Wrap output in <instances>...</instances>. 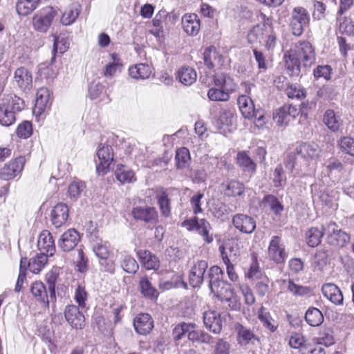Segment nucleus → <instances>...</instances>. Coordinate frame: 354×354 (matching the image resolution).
Returning a JSON list of instances; mask_svg holds the SVG:
<instances>
[{
  "label": "nucleus",
  "instance_id": "ddd939ff",
  "mask_svg": "<svg viewBox=\"0 0 354 354\" xmlns=\"http://www.w3.org/2000/svg\"><path fill=\"white\" fill-rule=\"evenodd\" d=\"M64 316L68 323L75 329H82L85 326L84 315L80 311L79 307L71 305L66 307Z\"/></svg>",
  "mask_w": 354,
  "mask_h": 354
},
{
  "label": "nucleus",
  "instance_id": "603ef678",
  "mask_svg": "<svg viewBox=\"0 0 354 354\" xmlns=\"http://www.w3.org/2000/svg\"><path fill=\"white\" fill-rule=\"evenodd\" d=\"M219 299L222 301L227 302L228 306L232 310H238L240 308V303L232 288H228L225 293Z\"/></svg>",
  "mask_w": 354,
  "mask_h": 354
},
{
  "label": "nucleus",
  "instance_id": "6ab92c4d",
  "mask_svg": "<svg viewBox=\"0 0 354 354\" xmlns=\"http://www.w3.org/2000/svg\"><path fill=\"white\" fill-rule=\"evenodd\" d=\"M80 239L79 233L74 229H70L61 236L58 246L64 252H69L77 245Z\"/></svg>",
  "mask_w": 354,
  "mask_h": 354
},
{
  "label": "nucleus",
  "instance_id": "473e14b6",
  "mask_svg": "<svg viewBox=\"0 0 354 354\" xmlns=\"http://www.w3.org/2000/svg\"><path fill=\"white\" fill-rule=\"evenodd\" d=\"M270 24L269 19H267L263 24L257 25L248 34V41L250 44L261 41L264 35L268 32V29Z\"/></svg>",
  "mask_w": 354,
  "mask_h": 354
},
{
  "label": "nucleus",
  "instance_id": "2eb2a0df",
  "mask_svg": "<svg viewBox=\"0 0 354 354\" xmlns=\"http://www.w3.org/2000/svg\"><path fill=\"white\" fill-rule=\"evenodd\" d=\"M299 113L296 106L284 104L274 114L273 119L278 125H286L291 119L295 118Z\"/></svg>",
  "mask_w": 354,
  "mask_h": 354
},
{
  "label": "nucleus",
  "instance_id": "13d9d810",
  "mask_svg": "<svg viewBox=\"0 0 354 354\" xmlns=\"http://www.w3.org/2000/svg\"><path fill=\"white\" fill-rule=\"evenodd\" d=\"M340 149L352 156H354V139L349 136L342 137L337 142Z\"/></svg>",
  "mask_w": 354,
  "mask_h": 354
},
{
  "label": "nucleus",
  "instance_id": "e2e57ef3",
  "mask_svg": "<svg viewBox=\"0 0 354 354\" xmlns=\"http://www.w3.org/2000/svg\"><path fill=\"white\" fill-rule=\"evenodd\" d=\"M158 203L162 214L165 217L169 216L171 213L170 201L165 192L158 196Z\"/></svg>",
  "mask_w": 354,
  "mask_h": 354
},
{
  "label": "nucleus",
  "instance_id": "a211bd4d",
  "mask_svg": "<svg viewBox=\"0 0 354 354\" xmlns=\"http://www.w3.org/2000/svg\"><path fill=\"white\" fill-rule=\"evenodd\" d=\"M68 207L63 203L57 204L51 211L50 220L52 224L59 228L65 225L68 218Z\"/></svg>",
  "mask_w": 354,
  "mask_h": 354
},
{
  "label": "nucleus",
  "instance_id": "bb28decb",
  "mask_svg": "<svg viewBox=\"0 0 354 354\" xmlns=\"http://www.w3.org/2000/svg\"><path fill=\"white\" fill-rule=\"evenodd\" d=\"M137 255L140 263L147 270H158L160 267L158 258L149 250H138Z\"/></svg>",
  "mask_w": 354,
  "mask_h": 354
},
{
  "label": "nucleus",
  "instance_id": "5fc2aeb1",
  "mask_svg": "<svg viewBox=\"0 0 354 354\" xmlns=\"http://www.w3.org/2000/svg\"><path fill=\"white\" fill-rule=\"evenodd\" d=\"M263 203L275 214H279L283 210V206L273 195H266L263 198Z\"/></svg>",
  "mask_w": 354,
  "mask_h": 354
},
{
  "label": "nucleus",
  "instance_id": "7ed1b4c3",
  "mask_svg": "<svg viewBox=\"0 0 354 354\" xmlns=\"http://www.w3.org/2000/svg\"><path fill=\"white\" fill-rule=\"evenodd\" d=\"M327 243L334 247L342 248L350 241V236L342 231L337 224L330 221L325 225Z\"/></svg>",
  "mask_w": 354,
  "mask_h": 354
},
{
  "label": "nucleus",
  "instance_id": "69168bd1",
  "mask_svg": "<svg viewBox=\"0 0 354 354\" xmlns=\"http://www.w3.org/2000/svg\"><path fill=\"white\" fill-rule=\"evenodd\" d=\"M286 93L289 98L301 99L305 97L306 93L303 88L299 84H291L286 88Z\"/></svg>",
  "mask_w": 354,
  "mask_h": 354
},
{
  "label": "nucleus",
  "instance_id": "c9c22d12",
  "mask_svg": "<svg viewBox=\"0 0 354 354\" xmlns=\"http://www.w3.org/2000/svg\"><path fill=\"white\" fill-rule=\"evenodd\" d=\"M238 104L241 114L245 118H252L254 105L252 100L247 95H242L238 98Z\"/></svg>",
  "mask_w": 354,
  "mask_h": 354
},
{
  "label": "nucleus",
  "instance_id": "423d86ee",
  "mask_svg": "<svg viewBox=\"0 0 354 354\" xmlns=\"http://www.w3.org/2000/svg\"><path fill=\"white\" fill-rule=\"evenodd\" d=\"M131 214L138 222L145 224L155 225L158 222V212L153 207L147 205H133Z\"/></svg>",
  "mask_w": 354,
  "mask_h": 354
},
{
  "label": "nucleus",
  "instance_id": "0eeeda50",
  "mask_svg": "<svg viewBox=\"0 0 354 354\" xmlns=\"http://www.w3.org/2000/svg\"><path fill=\"white\" fill-rule=\"evenodd\" d=\"M100 162L97 165L96 171L99 175L104 176L109 170L113 160V152L111 145L100 144L97 152Z\"/></svg>",
  "mask_w": 354,
  "mask_h": 354
},
{
  "label": "nucleus",
  "instance_id": "c756f323",
  "mask_svg": "<svg viewBox=\"0 0 354 354\" xmlns=\"http://www.w3.org/2000/svg\"><path fill=\"white\" fill-rule=\"evenodd\" d=\"M235 118L230 110L222 109L218 115L217 124L220 129L230 131L234 127Z\"/></svg>",
  "mask_w": 354,
  "mask_h": 354
},
{
  "label": "nucleus",
  "instance_id": "79ce46f5",
  "mask_svg": "<svg viewBox=\"0 0 354 354\" xmlns=\"http://www.w3.org/2000/svg\"><path fill=\"white\" fill-rule=\"evenodd\" d=\"M258 318L262 323L264 328L270 332H274L277 328L276 322L271 316L270 313L266 309L261 306L258 312Z\"/></svg>",
  "mask_w": 354,
  "mask_h": 354
},
{
  "label": "nucleus",
  "instance_id": "ea45409f",
  "mask_svg": "<svg viewBox=\"0 0 354 354\" xmlns=\"http://www.w3.org/2000/svg\"><path fill=\"white\" fill-rule=\"evenodd\" d=\"M80 6L77 3H72L63 12L61 23L64 26L73 24L80 12Z\"/></svg>",
  "mask_w": 354,
  "mask_h": 354
},
{
  "label": "nucleus",
  "instance_id": "f3484780",
  "mask_svg": "<svg viewBox=\"0 0 354 354\" xmlns=\"http://www.w3.org/2000/svg\"><path fill=\"white\" fill-rule=\"evenodd\" d=\"M37 248L40 254L46 257L53 256L55 252V245L51 233L48 230H43L39 235Z\"/></svg>",
  "mask_w": 354,
  "mask_h": 354
},
{
  "label": "nucleus",
  "instance_id": "0e129e2a",
  "mask_svg": "<svg viewBox=\"0 0 354 354\" xmlns=\"http://www.w3.org/2000/svg\"><path fill=\"white\" fill-rule=\"evenodd\" d=\"M16 133L17 136L20 138H28L32 133V123L27 120L24 121L20 124H19Z\"/></svg>",
  "mask_w": 354,
  "mask_h": 354
},
{
  "label": "nucleus",
  "instance_id": "393cba45",
  "mask_svg": "<svg viewBox=\"0 0 354 354\" xmlns=\"http://www.w3.org/2000/svg\"><path fill=\"white\" fill-rule=\"evenodd\" d=\"M183 28L189 35H196L201 28L200 21L196 14H185L182 18Z\"/></svg>",
  "mask_w": 354,
  "mask_h": 354
},
{
  "label": "nucleus",
  "instance_id": "8fccbe9b",
  "mask_svg": "<svg viewBox=\"0 0 354 354\" xmlns=\"http://www.w3.org/2000/svg\"><path fill=\"white\" fill-rule=\"evenodd\" d=\"M121 266L125 272L129 274L136 273L139 268L137 261L129 254L123 255Z\"/></svg>",
  "mask_w": 354,
  "mask_h": 354
},
{
  "label": "nucleus",
  "instance_id": "aec40b11",
  "mask_svg": "<svg viewBox=\"0 0 354 354\" xmlns=\"http://www.w3.org/2000/svg\"><path fill=\"white\" fill-rule=\"evenodd\" d=\"M133 326L138 334L146 335L152 330L153 322L150 315L140 313L134 318Z\"/></svg>",
  "mask_w": 354,
  "mask_h": 354
},
{
  "label": "nucleus",
  "instance_id": "49530a36",
  "mask_svg": "<svg viewBox=\"0 0 354 354\" xmlns=\"http://www.w3.org/2000/svg\"><path fill=\"white\" fill-rule=\"evenodd\" d=\"M175 160L178 169H183L188 167L191 162L189 149L186 147H181L177 149Z\"/></svg>",
  "mask_w": 354,
  "mask_h": 354
},
{
  "label": "nucleus",
  "instance_id": "7c9ffc66",
  "mask_svg": "<svg viewBox=\"0 0 354 354\" xmlns=\"http://www.w3.org/2000/svg\"><path fill=\"white\" fill-rule=\"evenodd\" d=\"M194 328H196V324L194 323L182 322L176 325L173 330V339L175 341H178L187 336L189 340Z\"/></svg>",
  "mask_w": 354,
  "mask_h": 354
},
{
  "label": "nucleus",
  "instance_id": "1a4fd4ad",
  "mask_svg": "<svg viewBox=\"0 0 354 354\" xmlns=\"http://www.w3.org/2000/svg\"><path fill=\"white\" fill-rule=\"evenodd\" d=\"M268 254L269 258L276 263H281L284 262L287 257L285 245L282 243L281 239L279 236L272 237L268 249Z\"/></svg>",
  "mask_w": 354,
  "mask_h": 354
},
{
  "label": "nucleus",
  "instance_id": "052dcab7",
  "mask_svg": "<svg viewBox=\"0 0 354 354\" xmlns=\"http://www.w3.org/2000/svg\"><path fill=\"white\" fill-rule=\"evenodd\" d=\"M93 250L95 255L102 260L107 259L110 254L109 245L102 241L93 245Z\"/></svg>",
  "mask_w": 354,
  "mask_h": 354
},
{
  "label": "nucleus",
  "instance_id": "9d476101",
  "mask_svg": "<svg viewBox=\"0 0 354 354\" xmlns=\"http://www.w3.org/2000/svg\"><path fill=\"white\" fill-rule=\"evenodd\" d=\"M56 15V11L52 7L43 9L32 19L34 28L40 32H46Z\"/></svg>",
  "mask_w": 354,
  "mask_h": 354
},
{
  "label": "nucleus",
  "instance_id": "6e6d98bb",
  "mask_svg": "<svg viewBox=\"0 0 354 354\" xmlns=\"http://www.w3.org/2000/svg\"><path fill=\"white\" fill-rule=\"evenodd\" d=\"M272 179L274 187H283L286 182V176L281 165H278L274 170Z\"/></svg>",
  "mask_w": 354,
  "mask_h": 354
},
{
  "label": "nucleus",
  "instance_id": "4c0bfd02",
  "mask_svg": "<svg viewBox=\"0 0 354 354\" xmlns=\"http://www.w3.org/2000/svg\"><path fill=\"white\" fill-rule=\"evenodd\" d=\"M325 125L332 131H337L342 125L340 116L332 109H327L323 118Z\"/></svg>",
  "mask_w": 354,
  "mask_h": 354
},
{
  "label": "nucleus",
  "instance_id": "39448f33",
  "mask_svg": "<svg viewBox=\"0 0 354 354\" xmlns=\"http://www.w3.org/2000/svg\"><path fill=\"white\" fill-rule=\"evenodd\" d=\"M182 226L186 227L189 231L196 230L207 243H211L214 240L213 235L210 233L212 226L204 218L198 219L194 217L193 219H187L182 223Z\"/></svg>",
  "mask_w": 354,
  "mask_h": 354
},
{
  "label": "nucleus",
  "instance_id": "20e7f679",
  "mask_svg": "<svg viewBox=\"0 0 354 354\" xmlns=\"http://www.w3.org/2000/svg\"><path fill=\"white\" fill-rule=\"evenodd\" d=\"M309 22L310 15L306 8L301 6L294 8L290 22V27L294 35L300 36Z\"/></svg>",
  "mask_w": 354,
  "mask_h": 354
},
{
  "label": "nucleus",
  "instance_id": "412c9836",
  "mask_svg": "<svg viewBox=\"0 0 354 354\" xmlns=\"http://www.w3.org/2000/svg\"><path fill=\"white\" fill-rule=\"evenodd\" d=\"M203 322L205 327L215 334L222 330V320L220 313L216 310H209L203 313Z\"/></svg>",
  "mask_w": 354,
  "mask_h": 354
},
{
  "label": "nucleus",
  "instance_id": "4d7b16f0",
  "mask_svg": "<svg viewBox=\"0 0 354 354\" xmlns=\"http://www.w3.org/2000/svg\"><path fill=\"white\" fill-rule=\"evenodd\" d=\"M223 272L222 270L218 266H212L208 270V286L209 289L214 286L215 283L223 279Z\"/></svg>",
  "mask_w": 354,
  "mask_h": 354
},
{
  "label": "nucleus",
  "instance_id": "bf43d9fd",
  "mask_svg": "<svg viewBox=\"0 0 354 354\" xmlns=\"http://www.w3.org/2000/svg\"><path fill=\"white\" fill-rule=\"evenodd\" d=\"M228 91L223 88H210L207 92V96L212 101H227L230 98Z\"/></svg>",
  "mask_w": 354,
  "mask_h": 354
},
{
  "label": "nucleus",
  "instance_id": "9b49d317",
  "mask_svg": "<svg viewBox=\"0 0 354 354\" xmlns=\"http://www.w3.org/2000/svg\"><path fill=\"white\" fill-rule=\"evenodd\" d=\"M235 330L237 333V342L242 347L248 348L259 341V337L252 330L242 324H236Z\"/></svg>",
  "mask_w": 354,
  "mask_h": 354
},
{
  "label": "nucleus",
  "instance_id": "680f3d73",
  "mask_svg": "<svg viewBox=\"0 0 354 354\" xmlns=\"http://www.w3.org/2000/svg\"><path fill=\"white\" fill-rule=\"evenodd\" d=\"M59 274L56 270H51L46 275V280L48 286V294L51 299L55 297V286Z\"/></svg>",
  "mask_w": 354,
  "mask_h": 354
},
{
  "label": "nucleus",
  "instance_id": "b1692460",
  "mask_svg": "<svg viewBox=\"0 0 354 354\" xmlns=\"http://www.w3.org/2000/svg\"><path fill=\"white\" fill-rule=\"evenodd\" d=\"M322 292L324 296L336 305L343 304V295L340 289L334 283H328L322 286Z\"/></svg>",
  "mask_w": 354,
  "mask_h": 354
},
{
  "label": "nucleus",
  "instance_id": "f03ea898",
  "mask_svg": "<svg viewBox=\"0 0 354 354\" xmlns=\"http://www.w3.org/2000/svg\"><path fill=\"white\" fill-rule=\"evenodd\" d=\"M24 108V102L19 97H6L0 102V124L9 127L15 123L16 113Z\"/></svg>",
  "mask_w": 354,
  "mask_h": 354
},
{
  "label": "nucleus",
  "instance_id": "4be33fe9",
  "mask_svg": "<svg viewBox=\"0 0 354 354\" xmlns=\"http://www.w3.org/2000/svg\"><path fill=\"white\" fill-rule=\"evenodd\" d=\"M223 194L227 197L241 196L245 192V185L239 180H226L221 185Z\"/></svg>",
  "mask_w": 354,
  "mask_h": 354
},
{
  "label": "nucleus",
  "instance_id": "e433bc0d",
  "mask_svg": "<svg viewBox=\"0 0 354 354\" xmlns=\"http://www.w3.org/2000/svg\"><path fill=\"white\" fill-rule=\"evenodd\" d=\"M324 228L325 225L322 226L320 228L313 227L306 232V240L310 247L314 248L321 243L322 238L325 233Z\"/></svg>",
  "mask_w": 354,
  "mask_h": 354
},
{
  "label": "nucleus",
  "instance_id": "5701e85b",
  "mask_svg": "<svg viewBox=\"0 0 354 354\" xmlns=\"http://www.w3.org/2000/svg\"><path fill=\"white\" fill-rule=\"evenodd\" d=\"M50 92L46 88H39L36 93V100L33 113L41 115L50 106Z\"/></svg>",
  "mask_w": 354,
  "mask_h": 354
},
{
  "label": "nucleus",
  "instance_id": "c03bdc74",
  "mask_svg": "<svg viewBox=\"0 0 354 354\" xmlns=\"http://www.w3.org/2000/svg\"><path fill=\"white\" fill-rule=\"evenodd\" d=\"M306 322L311 326H319L324 322L322 313L317 308H309L305 314Z\"/></svg>",
  "mask_w": 354,
  "mask_h": 354
},
{
  "label": "nucleus",
  "instance_id": "864d4df0",
  "mask_svg": "<svg viewBox=\"0 0 354 354\" xmlns=\"http://www.w3.org/2000/svg\"><path fill=\"white\" fill-rule=\"evenodd\" d=\"M113 62L106 64L104 71L105 77H112L120 71L122 65L119 63V59L116 53L111 55Z\"/></svg>",
  "mask_w": 354,
  "mask_h": 354
},
{
  "label": "nucleus",
  "instance_id": "37998d69",
  "mask_svg": "<svg viewBox=\"0 0 354 354\" xmlns=\"http://www.w3.org/2000/svg\"><path fill=\"white\" fill-rule=\"evenodd\" d=\"M39 3V0H19L16 10L19 15L27 16L37 8Z\"/></svg>",
  "mask_w": 354,
  "mask_h": 354
},
{
  "label": "nucleus",
  "instance_id": "338daca9",
  "mask_svg": "<svg viewBox=\"0 0 354 354\" xmlns=\"http://www.w3.org/2000/svg\"><path fill=\"white\" fill-rule=\"evenodd\" d=\"M339 31L348 35H354V23L346 17L339 18Z\"/></svg>",
  "mask_w": 354,
  "mask_h": 354
},
{
  "label": "nucleus",
  "instance_id": "de8ad7c7",
  "mask_svg": "<svg viewBox=\"0 0 354 354\" xmlns=\"http://www.w3.org/2000/svg\"><path fill=\"white\" fill-rule=\"evenodd\" d=\"M221 55L218 54L216 49L214 46L207 48L203 53V60L205 64L209 68H213L216 63H219Z\"/></svg>",
  "mask_w": 354,
  "mask_h": 354
},
{
  "label": "nucleus",
  "instance_id": "09e8293b",
  "mask_svg": "<svg viewBox=\"0 0 354 354\" xmlns=\"http://www.w3.org/2000/svg\"><path fill=\"white\" fill-rule=\"evenodd\" d=\"M213 337L207 333L203 330L198 329L197 326L193 331L192 337L189 341L193 343L198 344H211L212 342Z\"/></svg>",
  "mask_w": 354,
  "mask_h": 354
},
{
  "label": "nucleus",
  "instance_id": "2f4dec72",
  "mask_svg": "<svg viewBox=\"0 0 354 354\" xmlns=\"http://www.w3.org/2000/svg\"><path fill=\"white\" fill-rule=\"evenodd\" d=\"M237 164L245 171L250 174L255 173L257 170V164L250 157L248 153L245 151H239L237 153Z\"/></svg>",
  "mask_w": 354,
  "mask_h": 354
},
{
  "label": "nucleus",
  "instance_id": "774afa93",
  "mask_svg": "<svg viewBox=\"0 0 354 354\" xmlns=\"http://www.w3.org/2000/svg\"><path fill=\"white\" fill-rule=\"evenodd\" d=\"M85 185L82 181H74L68 186V192L71 198L77 199L84 191Z\"/></svg>",
  "mask_w": 354,
  "mask_h": 354
},
{
  "label": "nucleus",
  "instance_id": "a19ab883",
  "mask_svg": "<svg viewBox=\"0 0 354 354\" xmlns=\"http://www.w3.org/2000/svg\"><path fill=\"white\" fill-rule=\"evenodd\" d=\"M115 175L118 180L122 184L131 183L136 180L133 171L123 165H118Z\"/></svg>",
  "mask_w": 354,
  "mask_h": 354
},
{
  "label": "nucleus",
  "instance_id": "f257e3e1",
  "mask_svg": "<svg viewBox=\"0 0 354 354\" xmlns=\"http://www.w3.org/2000/svg\"><path fill=\"white\" fill-rule=\"evenodd\" d=\"M284 59L290 75L298 76L302 69L310 67L315 63V53L309 41H299L294 49L284 55Z\"/></svg>",
  "mask_w": 354,
  "mask_h": 354
},
{
  "label": "nucleus",
  "instance_id": "dca6fc26",
  "mask_svg": "<svg viewBox=\"0 0 354 354\" xmlns=\"http://www.w3.org/2000/svg\"><path fill=\"white\" fill-rule=\"evenodd\" d=\"M232 223L236 229L245 234H251L256 228L255 220L244 214H235L232 218Z\"/></svg>",
  "mask_w": 354,
  "mask_h": 354
},
{
  "label": "nucleus",
  "instance_id": "cd10ccee",
  "mask_svg": "<svg viewBox=\"0 0 354 354\" xmlns=\"http://www.w3.org/2000/svg\"><path fill=\"white\" fill-rule=\"evenodd\" d=\"M138 288L141 295L147 299L153 300L159 296V292L146 276L140 278Z\"/></svg>",
  "mask_w": 354,
  "mask_h": 354
},
{
  "label": "nucleus",
  "instance_id": "a878e982",
  "mask_svg": "<svg viewBox=\"0 0 354 354\" xmlns=\"http://www.w3.org/2000/svg\"><path fill=\"white\" fill-rule=\"evenodd\" d=\"M296 153L305 160H314L319 156V149L315 143H301L296 148Z\"/></svg>",
  "mask_w": 354,
  "mask_h": 354
},
{
  "label": "nucleus",
  "instance_id": "72a5a7b5",
  "mask_svg": "<svg viewBox=\"0 0 354 354\" xmlns=\"http://www.w3.org/2000/svg\"><path fill=\"white\" fill-rule=\"evenodd\" d=\"M152 73L151 67L146 64H138L129 69V75L136 80H145L150 77Z\"/></svg>",
  "mask_w": 354,
  "mask_h": 354
},
{
  "label": "nucleus",
  "instance_id": "4468645a",
  "mask_svg": "<svg viewBox=\"0 0 354 354\" xmlns=\"http://www.w3.org/2000/svg\"><path fill=\"white\" fill-rule=\"evenodd\" d=\"M208 268L207 262L198 261L191 268L189 275V284L193 288L200 287L205 279L204 274Z\"/></svg>",
  "mask_w": 354,
  "mask_h": 354
},
{
  "label": "nucleus",
  "instance_id": "6e6552de",
  "mask_svg": "<svg viewBox=\"0 0 354 354\" xmlns=\"http://www.w3.org/2000/svg\"><path fill=\"white\" fill-rule=\"evenodd\" d=\"M25 158L19 156L6 164L0 170V178L3 180H10L19 174L25 165Z\"/></svg>",
  "mask_w": 354,
  "mask_h": 354
},
{
  "label": "nucleus",
  "instance_id": "f704fd0d",
  "mask_svg": "<svg viewBox=\"0 0 354 354\" xmlns=\"http://www.w3.org/2000/svg\"><path fill=\"white\" fill-rule=\"evenodd\" d=\"M176 77L182 84L189 86L196 82L197 74L192 67L184 66L178 71Z\"/></svg>",
  "mask_w": 354,
  "mask_h": 354
},
{
  "label": "nucleus",
  "instance_id": "f8f14e48",
  "mask_svg": "<svg viewBox=\"0 0 354 354\" xmlns=\"http://www.w3.org/2000/svg\"><path fill=\"white\" fill-rule=\"evenodd\" d=\"M13 82L24 92L30 91L32 86V73L25 67L17 68L14 73Z\"/></svg>",
  "mask_w": 354,
  "mask_h": 354
},
{
  "label": "nucleus",
  "instance_id": "58836bf2",
  "mask_svg": "<svg viewBox=\"0 0 354 354\" xmlns=\"http://www.w3.org/2000/svg\"><path fill=\"white\" fill-rule=\"evenodd\" d=\"M214 82L216 86L221 87L228 92L234 91L236 87L234 80L223 73L216 74L214 77Z\"/></svg>",
  "mask_w": 354,
  "mask_h": 354
},
{
  "label": "nucleus",
  "instance_id": "a18cd8bd",
  "mask_svg": "<svg viewBox=\"0 0 354 354\" xmlns=\"http://www.w3.org/2000/svg\"><path fill=\"white\" fill-rule=\"evenodd\" d=\"M48 261V257L44 254H39L36 257L31 258L28 263L29 270L35 274H38L45 266Z\"/></svg>",
  "mask_w": 354,
  "mask_h": 354
},
{
  "label": "nucleus",
  "instance_id": "3c124183",
  "mask_svg": "<svg viewBox=\"0 0 354 354\" xmlns=\"http://www.w3.org/2000/svg\"><path fill=\"white\" fill-rule=\"evenodd\" d=\"M69 45V39L64 35L55 37L53 53L63 54L68 50Z\"/></svg>",
  "mask_w": 354,
  "mask_h": 354
},
{
  "label": "nucleus",
  "instance_id": "c85d7f7f",
  "mask_svg": "<svg viewBox=\"0 0 354 354\" xmlns=\"http://www.w3.org/2000/svg\"><path fill=\"white\" fill-rule=\"evenodd\" d=\"M32 296L45 306H48L50 295L45 285L41 281H35L32 283L30 288Z\"/></svg>",
  "mask_w": 354,
  "mask_h": 354
}]
</instances>
